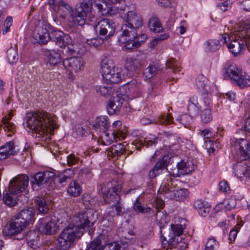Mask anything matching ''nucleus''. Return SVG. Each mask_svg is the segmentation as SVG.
<instances>
[{
    "label": "nucleus",
    "instance_id": "obj_1",
    "mask_svg": "<svg viewBox=\"0 0 250 250\" xmlns=\"http://www.w3.org/2000/svg\"><path fill=\"white\" fill-rule=\"evenodd\" d=\"M97 219L93 213L83 212L73 216L68 221V225L60 234L58 245L61 250H67L83 234L85 227L93 226Z\"/></svg>",
    "mask_w": 250,
    "mask_h": 250
},
{
    "label": "nucleus",
    "instance_id": "obj_2",
    "mask_svg": "<svg viewBox=\"0 0 250 250\" xmlns=\"http://www.w3.org/2000/svg\"><path fill=\"white\" fill-rule=\"evenodd\" d=\"M26 126L35 133V137L45 141L58 128L57 118L45 111L30 112L26 115Z\"/></svg>",
    "mask_w": 250,
    "mask_h": 250
},
{
    "label": "nucleus",
    "instance_id": "obj_3",
    "mask_svg": "<svg viewBox=\"0 0 250 250\" xmlns=\"http://www.w3.org/2000/svg\"><path fill=\"white\" fill-rule=\"evenodd\" d=\"M183 228L181 224H171L167 231L162 234L161 241L163 250H179L186 248V245L182 243L181 235Z\"/></svg>",
    "mask_w": 250,
    "mask_h": 250
},
{
    "label": "nucleus",
    "instance_id": "obj_4",
    "mask_svg": "<svg viewBox=\"0 0 250 250\" xmlns=\"http://www.w3.org/2000/svg\"><path fill=\"white\" fill-rule=\"evenodd\" d=\"M101 70L103 79L107 83H118L123 79L122 70L115 67L113 61L109 57H104L102 59Z\"/></svg>",
    "mask_w": 250,
    "mask_h": 250
},
{
    "label": "nucleus",
    "instance_id": "obj_5",
    "mask_svg": "<svg viewBox=\"0 0 250 250\" xmlns=\"http://www.w3.org/2000/svg\"><path fill=\"white\" fill-rule=\"evenodd\" d=\"M48 3L53 11L58 13L69 26H75V14L71 5L62 0H49Z\"/></svg>",
    "mask_w": 250,
    "mask_h": 250
},
{
    "label": "nucleus",
    "instance_id": "obj_6",
    "mask_svg": "<svg viewBox=\"0 0 250 250\" xmlns=\"http://www.w3.org/2000/svg\"><path fill=\"white\" fill-rule=\"evenodd\" d=\"M212 103L208 94H203L198 99L196 96H192L189 99L188 110L190 116L198 114L199 110H205L208 108L211 109Z\"/></svg>",
    "mask_w": 250,
    "mask_h": 250
},
{
    "label": "nucleus",
    "instance_id": "obj_7",
    "mask_svg": "<svg viewBox=\"0 0 250 250\" xmlns=\"http://www.w3.org/2000/svg\"><path fill=\"white\" fill-rule=\"evenodd\" d=\"M246 36V30H241L240 28L237 31L234 39L229 44L228 48L234 56L240 55L244 50L246 44L244 39Z\"/></svg>",
    "mask_w": 250,
    "mask_h": 250
},
{
    "label": "nucleus",
    "instance_id": "obj_8",
    "mask_svg": "<svg viewBox=\"0 0 250 250\" xmlns=\"http://www.w3.org/2000/svg\"><path fill=\"white\" fill-rule=\"evenodd\" d=\"M54 176V173L51 171L39 172L30 175V184L32 187H45Z\"/></svg>",
    "mask_w": 250,
    "mask_h": 250
},
{
    "label": "nucleus",
    "instance_id": "obj_9",
    "mask_svg": "<svg viewBox=\"0 0 250 250\" xmlns=\"http://www.w3.org/2000/svg\"><path fill=\"white\" fill-rule=\"evenodd\" d=\"M157 192L159 195L163 194L167 198L177 201L182 200L188 197L189 194L188 188H178L172 190H170V188H159Z\"/></svg>",
    "mask_w": 250,
    "mask_h": 250
},
{
    "label": "nucleus",
    "instance_id": "obj_10",
    "mask_svg": "<svg viewBox=\"0 0 250 250\" xmlns=\"http://www.w3.org/2000/svg\"><path fill=\"white\" fill-rule=\"evenodd\" d=\"M95 30L102 36L107 35L110 38L112 36L115 30L114 22L110 19H104L99 21L95 26Z\"/></svg>",
    "mask_w": 250,
    "mask_h": 250
},
{
    "label": "nucleus",
    "instance_id": "obj_11",
    "mask_svg": "<svg viewBox=\"0 0 250 250\" xmlns=\"http://www.w3.org/2000/svg\"><path fill=\"white\" fill-rule=\"evenodd\" d=\"M37 229L42 234L53 235L58 231L59 226L55 221L47 222L45 218H42L37 223Z\"/></svg>",
    "mask_w": 250,
    "mask_h": 250
},
{
    "label": "nucleus",
    "instance_id": "obj_12",
    "mask_svg": "<svg viewBox=\"0 0 250 250\" xmlns=\"http://www.w3.org/2000/svg\"><path fill=\"white\" fill-rule=\"evenodd\" d=\"M146 61V55L142 52H138L135 56L126 59L125 67L127 70L134 72L143 65Z\"/></svg>",
    "mask_w": 250,
    "mask_h": 250
},
{
    "label": "nucleus",
    "instance_id": "obj_13",
    "mask_svg": "<svg viewBox=\"0 0 250 250\" xmlns=\"http://www.w3.org/2000/svg\"><path fill=\"white\" fill-rule=\"evenodd\" d=\"M63 65L69 74H73L83 68V62L82 58L72 57L65 59L63 61Z\"/></svg>",
    "mask_w": 250,
    "mask_h": 250
},
{
    "label": "nucleus",
    "instance_id": "obj_14",
    "mask_svg": "<svg viewBox=\"0 0 250 250\" xmlns=\"http://www.w3.org/2000/svg\"><path fill=\"white\" fill-rule=\"evenodd\" d=\"M196 167L191 162H185L184 160L178 163L176 167L172 170L171 174L174 177H179L181 175L188 174L193 171Z\"/></svg>",
    "mask_w": 250,
    "mask_h": 250
},
{
    "label": "nucleus",
    "instance_id": "obj_15",
    "mask_svg": "<svg viewBox=\"0 0 250 250\" xmlns=\"http://www.w3.org/2000/svg\"><path fill=\"white\" fill-rule=\"evenodd\" d=\"M33 38L36 43L46 44L51 40V36L47 29V25L38 26L33 32Z\"/></svg>",
    "mask_w": 250,
    "mask_h": 250
},
{
    "label": "nucleus",
    "instance_id": "obj_16",
    "mask_svg": "<svg viewBox=\"0 0 250 250\" xmlns=\"http://www.w3.org/2000/svg\"><path fill=\"white\" fill-rule=\"evenodd\" d=\"M90 12V7L86 2H82L80 6L76 9L75 26L78 24L83 25L85 22L88 15Z\"/></svg>",
    "mask_w": 250,
    "mask_h": 250
},
{
    "label": "nucleus",
    "instance_id": "obj_17",
    "mask_svg": "<svg viewBox=\"0 0 250 250\" xmlns=\"http://www.w3.org/2000/svg\"><path fill=\"white\" fill-rule=\"evenodd\" d=\"M35 213L32 208H27L22 209L15 216L16 219L21 220L26 226L33 224L35 220Z\"/></svg>",
    "mask_w": 250,
    "mask_h": 250
},
{
    "label": "nucleus",
    "instance_id": "obj_18",
    "mask_svg": "<svg viewBox=\"0 0 250 250\" xmlns=\"http://www.w3.org/2000/svg\"><path fill=\"white\" fill-rule=\"evenodd\" d=\"M27 226L21 220L16 219L15 216L13 219L9 221L7 228V234L15 235L21 233Z\"/></svg>",
    "mask_w": 250,
    "mask_h": 250
},
{
    "label": "nucleus",
    "instance_id": "obj_19",
    "mask_svg": "<svg viewBox=\"0 0 250 250\" xmlns=\"http://www.w3.org/2000/svg\"><path fill=\"white\" fill-rule=\"evenodd\" d=\"M22 188H6L3 191L4 202L10 207L15 206L17 203L16 195L21 192Z\"/></svg>",
    "mask_w": 250,
    "mask_h": 250
},
{
    "label": "nucleus",
    "instance_id": "obj_20",
    "mask_svg": "<svg viewBox=\"0 0 250 250\" xmlns=\"http://www.w3.org/2000/svg\"><path fill=\"white\" fill-rule=\"evenodd\" d=\"M137 28L126 23L124 24L121 28V34L118 38V42H126V38L134 37L137 35L136 30Z\"/></svg>",
    "mask_w": 250,
    "mask_h": 250
},
{
    "label": "nucleus",
    "instance_id": "obj_21",
    "mask_svg": "<svg viewBox=\"0 0 250 250\" xmlns=\"http://www.w3.org/2000/svg\"><path fill=\"white\" fill-rule=\"evenodd\" d=\"M29 180V178L26 174L18 175L11 180L9 188H27Z\"/></svg>",
    "mask_w": 250,
    "mask_h": 250
},
{
    "label": "nucleus",
    "instance_id": "obj_22",
    "mask_svg": "<svg viewBox=\"0 0 250 250\" xmlns=\"http://www.w3.org/2000/svg\"><path fill=\"white\" fill-rule=\"evenodd\" d=\"M235 146L239 150L242 160L250 159V143L248 144L246 140L242 139L237 141Z\"/></svg>",
    "mask_w": 250,
    "mask_h": 250
},
{
    "label": "nucleus",
    "instance_id": "obj_23",
    "mask_svg": "<svg viewBox=\"0 0 250 250\" xmlns=\"http://www.w3.org/2000/svg\"><path fill=\"white\" fill-rule=\"evenodd\" d=\"M110 126L109 118L106 116H101L96 118L94 129L98 132H104Z\"/></svg>",
    "mask_w": 250,
    "mask_h": 250
},
{
    "label": "nucleus",
    "instance_id": "obj_24",
    "mask_svg": "<svg viewBox=\"0 0 250 250\" xmlns=\"http://www.w3.org/2000/svg\"><path fill=\"white\" fill-rule=\"evenodd\" d=\"M124 100L119 97H114L111 99L107 105V111L109 114L113 115L119 111L122 106Z\"/></svg>",
    "mask_w": 250,
    "mask_h": 250
},
{
    "label": "nucleus",
    "instance_id": "obj_25",
    "mask_svg": "<svg viewBox=\"0 0 250 250\" xmlns=\"http://www.w3.org/2000/svg\"><path fill=\"white\" fill-rule=\"evenodd\" d=\"M125 23L134 27H139L142 25L141 17L135 11H128L124 16Z\"/></svg>",
    "mask_w": 250,
    "mask_h": 250
},
{
    "label": "nucleus",
    "instance_id": "obj_26",
    "mask_svg": "<svg viewBox=\"0 0 250 250\" xmlns=\"http://www.w3.org/2000/svg\"><path fill=\"white\" fill-rule=\"evenodd\" d=\"M50 36L51 39L52 38L56 43L62 47L65 46L67 44V36L65 35L62 31L58 30L56 29H53L51 31Z\"/></svg>",
    "mask_w": 250,
    "mask_h": 250
},
{
    "label": "nucleus",
    "instance_id": "obj_27",
    "mask_svg": "<svg viewBox=\"0 0 250 250\" xmlns=\"http://www.w3.org/2000/svg\"><path fill=\"white\" fill-rule=\"evenodd\" d=\"M47 64L50 67H54L61 62L60 54L53 50H48L45 52Z\"/></svg>",
    "mask_w": 250,
    "mask_h": 250
},
{
    "label": "nucleus",
    "instance_id": "obj_28",
    "mask_svg": "<svg viewBox=\"0 0 250 250\" xmlns=\"http://www.w3.org/2000/svg\"><path fill=\"white\" fill-rule=\"evenodd\" d=\"M194 207L200 215L205 217L208 214L211 206L207 202L199 199L194 202Z\"/></svg>",
    "mask_w": 250,
    "mask_h": 250
},
{
    "label": "nucleus",
    "instance_id": "obj_29",
    "mask_svg": "<svg viewBox=\"0 0 250 250\" xmlns=\"http://www.w3.org/2000/svg\"><path fill=\"white\" fill-rule=\"evenodd\" d=\"M13 116L12 112H9L8 115L4 116L2 119L3 126L2 128L6 132L7 136H11L15 131V126L12 123L9 122Z\"/></svg>",
    "mask_w": 250,
    "mask_h": 250
},
{
    "label": "nucleus",
    "instance_id": "obj_30",
    "mask_svg": "<svg viewBox=\"0 0 250 250\" xmlns=\"http://www.w3.org/2000/svg\"><path fill=\"white\" fill-rule=\"evenodd\" d=\"M15 152L14 143L11 141L8 142L0 147V160L6 159L9 155H14Z\"/></svg>",
    "mask_w": 250,
    "mask_h": 250
},
{
    "label": "nucleus",
    "instance_id": "obj_31",
    "mask_svg": "<svg viewBox=\"0 0 250 250\" xmlns=\"http://www.w3.org/2000/svg\"><path fill=\"white\" fill-rule=\"evenodd\" d=\"M226 74L234 82L242 72V69L235 64H230L225 68Z\"/></svg>",
    "mask_w": 250,
    "mask_h": 250
},
{
    "label": "nucleus",
    "instance_id": "obj_32",
    "mask_svg": "<svg viewBox=\"0 0 250 250\" xmlns=\"http://www.w3.org/2000/svg\"><path fill=\"white\" fill-rule=\"evenodd\" d=\"M235 84L240 88L250 86V75L245 72H242L234 81Z\"/></svg>",
    "mask_w": 250,
    "mask_h": 250
},
{
    "label": "nucleus",
    "instance_id": "obj_33",
    "mask_svg": "<svg viewBox=\"0 0 250 250\" xmlns=\"http://www.w3.org/2000/svg\"><path fill=\"white\" fill-rule=\"evenodd\" d=\"M235 175L238 178L247 177L249 175V168L244 163H238L234 166Z\"/></svg>",
    "mask_w": 250,
    "mask_h": 250
},
{
    "label": "nucleus",
    "instance_id": "obj_34",
    "mask_svg": "<svg viewBox=\"0 0 250 250\" xmlns=\"http://www.w3.org/2000/svg\"><path fill=\"white\" fill-rule=\"evenodd\" d=\"M94 5L100 15L105 16L111 14L110 8L108 6L105 0H97L95 1Z\"/></svg>",
    "mask_w": 250,
    "mask_h": 250
},
{
    "label": "nucleus",
    "instance_id": "obj_35",
    "mask_svg": "<svg viewBox=\"0 0 250 250\" xmlns=\"http://www.w3.org/2000/svg\"><path fill=\"white\" fill-rule=\"evenodd\" d=\"M161 71L159 67L153 64L149 65L144 71L143 75L146 80H150L156 76Z\"/></svg>",
    "mask_w": 250,
    "mask_h": 250
},
{
    "label": "nucleus",
    "instance_id": "obj_36",
    "mask_svg": "<svg viewBox=\"0 0 250 250\" xmlns=\"http://www.w3.org/2000/svg\"><path fill=\"white\" fill-rule=\"evenodd\" d=\"M208 79L202 75L198 76L196 79V84L197 88L204 94H208Z\"/></svg>",
    "mask_w": 250,
    "mask_h": 250
},
{
    "label": "nucleus",
    "instance_id": "obj_37",
    "mask_svg": "<svg viewBox=\"0 0 250 250\" xmlns=\"http://www.w3.org/2000/svg\"><path fill=\"white\" fill-rule=\"evenodd\" d=\"M148 27L151 31L156 33L162 32L163 30L159 19L156 16H153L150 19Z\"/></svg>",
    "mask_w": 250,
    "mask_h": 250
},
{
    "label": "nucleus",
    "instance_id": "obj_38",
    "mask_svg": "<svg viewBox=\"0 0 250 250\" xmlns=\"http://www.w3.org/2000/svg\"><path fill=\"white\" fill-rule=\"evenodd\" d=\"M102 133L103 135L101 136V139L102 143L104 145H109L113 142L116 138H120L116 135L117 133L115 131H112L111 134L107 133L106 131Z\"/></svg>",
    "mask_w": 250,
    "mask_h": 250
},
{
    "label": "nucleus",
    "instance_id": "obj_39",
    "mask_svg": "<svg viewBox=\"0 0 250 250\" xmlns=\"http://www.w3.org/2000/svg\"><path fill=\"white\" fill-rule=\"evenodd\" d=\"M35 202L36 207L40 213L42 214L47 213L49 210V207L44 198L38 197Z\"/></svg>",
    "mask_w": 250,
    "mask_h": 250
},
{
    "label": "nucleus",
    "instance_id": "obj_40",
    "mask_svg": "<svg viewBox=\"0 0 250 250\" xmlns=\"http://www.w3.org/2000/svg\"><path fill=\"white\" fill-rule=\"evenodd\" d=\"M236 201L232 197L225 199L222 203L220 204V207L225 210H230L235 208Z\"/></svg>",
    "mask_w": 250,
    "mask_h": 250
},
{
    "label": "nucleus",
    "instance_id": "obj_41",
    "mask_svg": "<svg viewBox=\"0 0 250 250\" xmlns=\"http://www.w3.org/2000/svg\"><path fill=\"white\" fill-rule=\"evenodd\" d=\"M219 247V242L214 237H210L208 239L203 250H217Z\"/></svg>",
    "mask_w": 250,
    "mask_h": 250
},
{
    "label": "nucleus",
    "instance_id": "obj_42",
    "mask_svg": "<svg viewBox=\"0 0 250 250\" xmlns=\"http://www.w3.org/2000/svg\"><path fill=\"white\" fill-rule=\"evenodd\" d=\"M126 42H120L121 44H124V46L127 50L136 49L139 47V43H138L135 37H129L126 38Z\"/></svg>",
    "mask_w": 250,
    "mask_h": 250
},
{
    "label": "nucleus",
    "instance_id": "obj_43",
    "mask_svg": "<svg viewBox=\"0 0 250 250\" xmlns=\"http://www.w3.org/2000/svg\"><path fill=\"white\" fill-rule=\"evenodd\" d=\"M109 149L112 155L118 156L123 154L125 150L123 145L120 143L112 146Z\"/></svg>",
    "mask_w": 250,
    "mask_h": 250
},
{
    "label": "nucleus",
    "instance_id": "obj_44",
    "mask_svg": "<svg viewBox=\"0 0 250 250\" xmlns=\"http://www.w3.org/2000/svg\"><path fill=\"white\" fill-rule=\"evenodd\" d=\"M7 56L10 63H15L18 60L17 51L14 48H10L7 52Z\"/></svg>",
    "mask_w": 250,
    "mask_h": 250
},
{
    "label": "nucleus",
    "instance_id": "obj_45",
    "mask_svg": "<svg viewBox=\"0 0 250 250\" xmlns=\"http://www.w3.org/2000/svg\"><path fill=\"white\" fill-rule=\"evenodd\" d=\"M105 198L112 200L117 195V188H102Z\"/></svg>",
    "mask_w": 250,
    "mask_h": 250
},
{
    "label": "nucleus",
    "instance_id": "obj_46",
    "mask_svg": "<svg viewBox=\"0 0 250 250\" xmlns=\"http://www.w3.org/2000/svg\"><path fill=\"white\" fill-rule=\"evenodd\" d=\"M220 46L219 41L217 40H210L207 42L206 49L208 51H216L219 49Z\"/></svg>",
    "mask_w": 250,
    "mask_h": 250
},
{
    "label": "nucleus",
    "instance_id": "obj_47",
    "mask_svg": "<svg viewBox=\"0 0 250 250\" xmlns=\"http://www.w3.org/2000/svg\"><path fill=\"white\" fill-rule=\"evenodd\" d=\"M211 109L208 108L207 110L201 111V119L203 123L207 124L211 121L212 116L211 113Z\"/></svg>",
    "mask_w": 250,
    "mask_h": 250
},
{
    "label": "nucleus",
    "instance_id": "obj_48",
    "mask_svg": "<svg viewBox=\"0 0 250 250\" xmlns=\"http://www.w3.org/2000/svg\"><path fill=\"white\" fill-rule=\"evenodd\" d=\"M169 35L167 33L160 35L159 37L154 38L149 43V46L151 49L154 48L163 40L168 38Z\"/></svg>",
    "mask_w": 250,
    "mask_h": 250
},
{
    "label": "nucleus",
    "instance_id": "obj_49",
    "mask_svg": "<svg viewBox=\"0 0 250 250\" xmlns=\"http://www.w3.org/2000/svg\"><path fill=\"white\" fill-rule=\"evenodd\" d=\"M134 209L135 211L140 213H145L149 211L150 210V208L149 207H144L139 200L138 198L134 204Z\"/></svg>",
    "mask_w": 250,
    "mask_h": 250
},
{
    "label": "nucleus",
    "instance_id": "obj_50",
    "mask_svg": "<svg viewBox=\"0 0 250 250\" xmlns=\"http://www.w3.org/2000/svg\"><path fill=\"white\" fill-rule=\"evenodd\" d=\"M166 66L171 69L173 72H176L180 71L179 63L173 58H170L167 61Z\"/></svg>",
    "mask_w": 250,
    "mask_h": 250
},
{
    "label": "nucleus",
    "instance_id": "obj_51",
    "mask_svg": "<svg viewBox=\"0 0 250 250\" xmlns=\"http://www.w3.org/2000/svg\"><path fill=\"white\" fill-rule=\"evenodd\" d=\"M86 250H102L101 240L99 238H95L87 246Z\"/></svg>",
    "mask_w": 250,
    "mask_h": 250
},
{
    "label": "nucleus",
    "instance_id": "obj_52",
    "mask_svg": "<svg viewBox=\"0 0 250 250\" xmlns=\"http://www.w3.org/2000/svg\"><path fill=\"white\" fill-rule=\"evenodd\" d=\"M113 91L114 90L111 87L105 86H100L97 89V92L104 96L112 94Z\"/></svg>",
    "mask_w": 250,
    "mask_h": 250
},
{
    "label": "nucleus",
    "instance_id": "obj_53",
    "mask_svg": "<svg viewBox=\"0 0 250 250\" xmlns=\"http://www.w3.org/2000/svg\"><path fill=\"white\" fill-rule=\"evenodd\" d=\"M122 125V122L120 121H116L114 122L112 124V128H114L113 131H115L117 133L116 135L123 139L125 138V136L122 132L121 131V126Z\"/></svg>",
    "mask_w": 250,
    "mask_h": 250
},
{
    "label": "nucleus",
    "instance_id": "obj_54",
    "mask_svg": "<svg viewBox=\"0 0 250 250\" xmlns=\"http://www.w3.org/2000/svg\"><path fill=\"white\" fill-rule=\"evenodd\" d=\"M159 216L160 215L158 214H156V218L157 220L159 221V226L161 230V233L162 234V229L164 228L167 224L168 222V218L167 215L166 214L162 213V216L160 219H159Z\"/></svg>",
    "mask_w": 250,
    "mask_h": 250
},
{
    "label": "nucleus",
    "instance_id": "obj_55",
    "mask_svg": "<svg viewBox=\"0 0 250 250\" xmlns=\"http://www.w3.org/2000/svg\"><path fill=\"white\" fill-rule=\"evenodd\" d=\"M168 157L165 156L163 157L162 159L157 162L155 166L157 167L160 171L166 168L168 165Z\"/></svg>",
    "mask_w": 250,
    "mask_h": 250
},
{
    "label": "nucleus",
    "instance_id": "obj_56",
    "mask_svg": "<svg viewBox=\"0 0 250 250\" xmlns=\"http://www.w3.org/2000/svg\"><path fill=\"white\" fill-rule=\"evenodd\" d=\"M242 226V223H238L229 232V237L230 240L234 241L239 232L241 227Z\"/></svg>",
    "mask_w": 250,
    "mask_h": 250
},
{
    "label": "nucleus",
    "instance_id": "obj_57",
    "mask_svg": "<svg viewBox=\"0 0 250 250\" xmlns=\"http://www.w3.org/2000/svg\"><path fill=\"white\" fill-rule=\"evenodd\" d=\"M159 122L161 125H168L172 123L173 118L170 114L166 116L162 115L159 119Z\"/></svg>",
    "mask_w": 250,
    "mask_h": 250
},
{
    "label": "nucleus",
    "instance_id": "obj_58",
    "mask_svg": "<svg viewBox=\"0 0 250 250\" xmlns=\"http://www.w3.org/2000/svg\"><path fill=\"white\" fill-rule=\"evenodd\" d=\"M120 245L116 242L108 243L104 247L102 246V250H120Z\"/></svg>",
    "mask_w": 250,
    "mask_h": 250
},
{
    "label": "nucleus",
    "instance_id": "obj_59",
    "mask_svg": "<svg viewBox=\"0 0 250 250\" xmlns=\"http://www.w3.org/2000/svg\"><path fill=\"white\" fill-rule=\"evenodd\" d=\"M102 41L99 38H92L87 39L86 43L91 47H97L102 43Z\"/></svg>",
    "mask_w": 250,
    "mask_h": 250
},
{
    "label": "nucleus",
    "instance_id": "obj_60",
    "mask_svg": "<svg viewBox=\"0 0 250 250\" xmlns=\"http://www.w3.org/2000/svg\"><path fill=\"white\" fill-rule=\"evenodd\" d=\"M128 86L129 90L134 93L138 92L140 89V85L136 81L129 82Z\"/></svg>",
    "mask_w": 250,
    "mask_h": 250
},
{
    "label": "nucleus",
    "instance_id": "obj_61",
    "mask_svg": "<svg viewBox=\"0 0 250 250\" xmlns=\"http://www.w3.org/2000/svg\"><path fill=\"white\" fill-rule=\"evenodd\" d=\"M154 206L158 212L164 207V202L160 195L156 198Z\"/></svg>",
    "mask_w": 250,
    "mask_h": 250
},
{
    "label": "nucleus",
    "instance_id": "obj_62",
    "mask_svg": "<svg viewBox=\"0 0 250 250\" xmlns=\"http://www.w3.org/2000/svg\"><path fill=\"white\" fill-rule=\"evenodd\" d=\"M82 188H67L68 194L73 197H77L82 193Z\"/></svg>",
    "mask_w": 250,
    "mask_h": 250
},
{
    "label": "nucleus",
    "instance_id": "obj_63",
    "mask_svg": "<svg viewBox=\"0 0 250 250\" xmlns=\"http://www.w3.org/2000/svg\"><path fill=\"white\" fill-rule=\"evenodd\" d=\"M78 158L74 154H70L67 157V163L69 166H73L78 162Z\"/></svg>",
    "mask_w": 250,
    "mask_h": 250
},
{
    "label": "nucleus",
    "instance_id": "obj_64",
    "mask_svg": "<svg viewBox=\"0 0 250 250\" xmlns=\"http://www.w3.org/2000/svg\"><path fill=\"white\" fill-rule=\"evenodd\" d=\"M160 170L155 166L154 167L150 170L148 173V176L150 178H154L160 173Z\"/></svg>",
    "mask_w": 250,
    "mask_h": 250
}]
</instances>
